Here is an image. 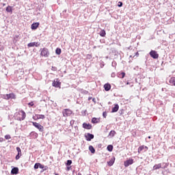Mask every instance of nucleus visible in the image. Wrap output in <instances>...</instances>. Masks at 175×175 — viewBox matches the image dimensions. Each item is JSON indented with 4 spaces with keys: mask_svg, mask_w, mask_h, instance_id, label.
<instances>
[{
    "mask_svg": "<svg viewBox=\"0 0 175 175\" xmlns=\"http://www.w3.org/2000/svg\"><path fill=\"white\" fill-rule=\"evenodd\" d=\"M52 85L55 88H61V82L59 81V79H54V81L52 83Z\"/></svg>",
    "mask_w": 175,
    "mask_h": 175,
    "instance_id": "nucleus-6",
    "label": "nucleus"
},
{
    "mask_svg": "<svg viewBox=\"0 0 175 175\" xmlns=\"http://www.w3.org/2000/svg\"><path fill=\"white\" fill-rule=\"evenodd\" d=\"M40 56L44 57V58H49L50 57V51L47 48L40 49Z\"/></svg>",
    "mask_w": 175,
    "mask_h": 175,
    "instance_id": "nucleus-1",
    "label": "nucleus"
},
{
    "mask_svg": "<svg viewBox=\"0 0 175 175\" xmlns=\"http://www.w3.org/2000/svg\"><path fill=\"white\" fill-rule=\"evenodd\" d=\"M92 100H93V102H95V98H93Z\"/></svg>",
    "mask_w": 175,
    "mask_h": 175,
    "instance_id": "nucleus-42",
    "label": "nucleus"
},
{
    "mask_svg": "<svg viewBox=\"0 0 175 175\" xmlns=\"http://www.w3.org/2000/svg\"><path fill=\"white\" fill-rule=\"evenodd\" d=\"M5 5H6V3H3V6H5Z\"/></svg>",
    "mask_w": 175,
    "mask_h": 175,
    "instance_id": "nucleus-40",
    "label": "nucleus"
},
{
    "mask_svg": "<svg viewBox=\"0 0 175 175\" xmlns=\"http://www.w3.org/2000/svg\"><path fill=\"white\" fill-rule=\"evenodd\" d=\"M146 148V150H144V152H146L147 150H148V147L146 146H141L138 148V154H140V152H142L144 149Z\"/></svg>",
    "mask_w": 175,
    "mask_h": 175,
    "instance_id": "nucleus-12",
    "label": "nucleus"
},
{
    "mask_svg": "<svg viewBox=\"0 0 175 175\" xmlns=\"http://www.w3.org/2000/svg\"><path fill=\"white\" fill-rule=\"evenodd\" d=\"M3 142H5V139H3V137H0V143H2Z\"/></svg>",
    "mask_w": 175,
    "mask_h": 175,
    "instance_id": "nucleus-37",
    "label": "nucleus"
},
{
    "mask_svg": "<svg viewBox=\"0 0 175 175\" xmlns=\"http://www.w3.org/2000/svg\"><path fill=\"white\" fill-rule=\"evenodd\" d=\"M39 25H40V23H33L31 25V29H38V28H39Z\"/></svg>",
    "mask_w": 175,
    "mask_h": 175,
    "instance_id": "nucleus-16",
    "label": "nucleus"
},
{
    "mask_svg": "<svg viewBox=\"0 0 175 175\" xmlns=\"http://www.w3.org/2000/svg\"><path fill=\"white\" fill-rule=\"evenodd\" d=\"M89 150L92 152V154H95V148L92 146H89Z\"/></svg>",
    "mask_w": 175,
    "mask_h": 175,
    "instance_id": "nucleus-26",
    "label": "nucleus"
},
{
    "mask_svg": "<svg viewBox=\"0 0 175 175\" xmlns=\"http://www.w3.org/2000/svg\"><path fill=\"white\" fill-rule=\"evenodd\" d=\"M40 163H37L34 165V169H39Z\"/></svg>",
    "mask_w": 175,
    "mask_h": 175,
    "instance_id": "nucleus-32",
    "label": "nucleus"
},
{
    "mask_svg": "<svg viewBox=\"0 0 175 175\" xmlns=\"http://www.w3.org/2000/svg\"><path fill=\"white\" fill-rule=\"evenodd\" d=\"M91 99H92V98L90 97V98H89V100H91Z\"/></svg>",
    "mask_w": 175,
    "mask_h": 175,
    "instance_id": "nucleus-41",
    "label": "nucleus"
},
{
    "mask_svg": "<svg viewBox=\"0 0 175 175\" xmlns=\"http://www.w3.org/2000/svg\"><path fill=\"white\" fill-rule=\"evenodd\" d=\"M29 106H33V102H30L28 103Z\"/></svg>",
    "mask_w": 175,
    "mask_h": 175,
    "instance_id": "nucleus-38",
    "label": "nucleus"
},
{
    "mask_svg": "<svg viewBox=\"0 0 175 175\" xmlns=\"http://www.w3.org/2000/svg\"><path fill=\"white\" fill-rule=\"evenodd\" d=\"M32 124L33 126H35V128H37L40 132H43V131H44V127H43V126H42L40 124L32 122Z\"/></svg>",
    "mask_w": 175,
    "mask_h": 175,
    "instance_id": "nucleus-4",
    "label": "nucleus"
},
{
    "mask_svg": "<svg viewBox=\"0 0 175 175\" xmlns=\"http://www.w3.org/2000/svg\"><path fill=\"white\" fill-rule=\"evenodd\" d=\"M55 53H56V54H57V55H59L62 53L61 49L57 48L55 50Z\"/></svg>",
    "mask_w": 175,
    "mask_h": 175,
    "instance_id": "nucleus-27",
    "label": "nucleus"
},
{
    "mask_svg": "<svg viewBox=\"0 0 175 175\" xmlns=\"http://www.w3.org/2000/svg\"><path fill=\"white\" fill-rule=\"evenodd\" d=\"M11 173L12 174H18V167H14Z\"/></svg>",
    "mask_w": 175,
    "mask_h": 175,
    "instance_id": "nucleus-23",
    "label": "nucleus"
},
{
    "mask_svg": "<svg viewBox=\"0 0 175 175\" xmlns=\"http://www.w3.org/2000/svg\"><path fill=\"white\" fill-rule=\"evenodd\" d=\"M116 161V157H112L109 161H107L108 166H113L114 162Z\"/></svg>",
    "mask_w": 175,
    "mask_h": 175,
    "instance_id": "nucleus-15",
    "label": "nucleus"
},
{
    "mask_svg": "<svg viewBox=\"0 0 175 175\" xmlns=\"http://www.w3.org/2000/svg\"><path fill=\"white\" fill-rule=\"evenodd\" d=\"M118 6L119 8L122 7V1H119L118 3Z\"/></svg>",
    "mask_w": 175,
    "mask_h": 175,
    "instance_id": "nucleus-34",
    "label": "nucleus"
},
{
    "mask_svg": "<svg viewBox=\"0 0 175 175\" xmlns=\"http://www.w3.org/2000/svg\"><path fill=\"white\" fill-rule=\"evenodd\" d=\"M150 57L153 58V59H158L159 58V54L156 51H150L149 53Z\"/></svg>",
    "mask_w": 175,
    "mask_h": 175,
    "instance_id": "nucleus-5",
    "label": "nucleus"
},
{
    "mask_svg": "<svg viewBox=\"0 0 175 175\" xmlns=\"http://www.w3.org/2000/svg\"><path fill=\"white\" fill-rule=\"evenodd\" d=\"M5 10H6V12H8V13H13V8H12V6H10V5H8L7 8H6V9H5Z\"/></svg>",
    "mask_w": 175,
    "mask_h": 175,
    "instance_id": "nucleus-22",
    "label": "nucleus"
},
{
    "mask_svg": "<svg viewBox=\"0 0 175 175\" xmlns=\"http://www.w3.org/2000/svg\"><path fill=\"white\" fill-rule=\"evenodd\" d=\"M55 175H58V174H55Z\"/></svg>",
    "mask_w": 175,
    "mask_h": 175,
    "instance_id": "nucleus-47",
    "label": "nucleus"
},
{
    "mask_svg": "<svg viewBox=\"0 0 175 175\" xmlns=\"http://www.w3.org/2000/svg\"><path fill=\"white\" fill-rule=\"evenodd\" d=\"M3 99H5V100H9V99H16V94L14 93H10L8 94H3L2 96Z\"/></svg>",
    "mask_w": 175,
    "mask_h": 175,
    "instance_id": "nucleus-3",
    "label": "nucleus"
},
{
    "mask_svg": "<svg viewBox=\"0 0 175 175\" xmlns=\"http://www.w3.org/2000/svg\"><path fill=\"white\" fill-rule=\"evenodd\" d=\"M120 109L118 104H116L115 106L112 108L111 113H117V111Z\"/></svg>",
    "mask_w": 175,
    "mask_h": 175,
    "instance_id": "nucleus-17",
    "label": "nucleus"
},
{
    "mask_svg": "<svg viewBox=\"0 0 175 175\" xmlns=\"http://www.w3.org/2000/svg\"><path fill=\"white\" fill-rule=\"evenodd\" d=\"M4 137L5 140H10V139H12V136H10V135H6Z\"/></svg>",
    "mask_w": 175,
    "mask_h": 175,
    "instance_id": "nucleus-30",
    "label": "nucleus"
},
{
    "mask_svg": "<svg viewBox=\"0 0 175 175\" xmlns=\"http://www.w3.org/2000/svg\"><path fill=\"white\" fill-rule=\"evenodd\" d=\"M27 46L29 47H34V46L36 47H39V46H40V43H38V42H30L27 44Z\"/></svg>",
    "mask_w": 175,
    "mask_h": 175,
    "instance_id": "nucleus-13",
    "label": "nucleus"
},
{
    "mask_svg": "<svg viewBox=\"0 0 175 175\" xmlns=\"http://www.w3.org/2000/svg\"><path fill=\"white\" fill-rule=\"evenodd\" d=\"M83 128H84V129H92V125L90 123H85L84 122L83 124Z\"/></svg>",
    "mask_w": 175,
    "mask_h": 175,
    "instance_id": "nucleus-10",
    "label": "nucleus"
},
{
    "mask_svg": "<svg viewBox=\"0 0 175 175\" xmlns=\"http://www.w3.org/2000/svg\"><path fill=\"white\" fill-rule=\"evenodd\" d=\"M148 139H151V137H148Z\"/></svg>",
    "mask_w": 175,
    "mask_h": 175,
    "instance_id": "nucleus-44",
    "label": "nucleus"
},
{
    "mask_svg": "<svg viewBox=\"0 0 175 175\" xmlns=\"http://www.w3.org/2000/svg\"><path fill=\"white\" fill-rule=\"evenodd\" d=\"M161 167H162L161 163L156 164L153 166V170H158V169H161Z\"/></svg>",
    "mask_w": 175,
    "mask_h": 175,
    "instance_id": "nucleus-20",
    "label": "nucleus"
},
{
    "mask_svg": "<svg viewBox=\"0 0 175 175\" xmlns=\"http://www.w3.org/2000/svg\"><path fill=\"white\" fill-rule=\"evenodd\" d=\"M92 124H99V122H100V119L98 118H92Z\"/></svg>",
    "mask_w": 175,
    "mask_h": 175,
    "instance_id": "nucleus-18",
    "label": "nucleus"
},
{
    "mask_svg": "<svg viewBox=\"0 0 175 175\" xmlns=\"http://www.w3.org/2000/svg\"><path fill=\"white\" fill-rule=\"evenodd\" d=\"M133 164V159H130L124 161V166L125 167H128L129 165Z\"/></svg>",
    "mask_w": 175,
    "mask_h": 175,
    "instance_id": "nucleus-9",
    "label": "nucleus"
},
{
    "mask_svg": "<svg viewBox=\"0 0 175 175\" xmlns=\"http://www.w3.org/2000/svg\"><path fill=\"white\" fill-rule=\"evenodd\" d=\"M68 170H69V167H68Z\"/></svg>",
    "mask_w": 175,
    "mask_h": 175,
    "instance_id": "nucleus-46",
    "label": "nucleus"
},
{
    "mask_svg": "<svg viewBox=\"0 0 175 175\" xmlns=\"http://www.w3.org/2000/svg\"><path fill=\"white\" fill-rule=\"evenodd\" d=\"M170 84H171V85H174L175 87V77H172L170 78V81H169Z\"/></svg>",
    "mask_w": 175,
    "mask_h": 175,
    "instance_id": "nucleus-21",
    "label": "nucleus"
},
{
    "mask_svg": "<svg viewBox=\"0 0 175 175\" xmlns=\"http://www.w3.org/2000/svg\"><path fill=\"white\" fill-rule=\"evenodd\" d=\"M130 58H132V55H130Z\"/></svg>",
    "mask_w": 175,
    "mask_h": 175,
    "instance_id": "nucleus-43",
    "label": "nucleus"
},
{
    "mask_svg": "<svg viewBox=\"0 0 175 175\" xmlns=\"http://www.w3.org/2000/svg\"><path fill=\"white\" fill-rule=\"evenodd\" d=\"M66 165L67 166H70L72 165V160H68Z\"/></svg>",
    "mask_w": 175,
    "mask_h": 175,
    "instance_id": "nucleus-31",
    "label": "nucleus"
},
{
    "mask_svg": "<svg viewBox=\"0 0 175 175\" xmlns=\"http://www.w3.org/2000/svg\"><path fill=\"white\" fill-rule=\"evenodd\" d=\"M104 88L105 91H110V90H111V85H110L109 83H105L104 85Z\"/></svg>",
    "mask_w": 175,
    "mask_h": 175,
    "instance_id": "nucleus-19",
    "label": "nucleus"
},
{
    "mask_svg": "<svg viewBox=\"0 0 175 175\" xmlns=\"http://www.w3.org/2000/svg\"><path fill=\"white\" fill-rule=\"evenodd\" d=\"M44 118H46V116L42 114H36L33 116V120L35 121H38V120H44Z\"/></svg>",
    "mask_w": 175,
    "mask_h": 175,
    "instance_id": "nucleus-7",
    "label": "nucleus"
},
{
    "mask_svg": "<svg viewBox=\"0 0 175 175\" xmlns=\"http://www.w3.org/2000/svg\"><path fill=\"white\" fill-rule=\"evenodd\" d=\"M103 116L104 117V118H106V117H107V113H106V111L103 112Z\"/></svg>",
    "mask_w": 175,
    "mask_h": 175,
    "instance_id": "nucleus-35",
    "label": "nucleus"
},
{
    "mask_svg": "<svg viewBox=\"0 0 175 175\" xmlns=\"http://www.w3.org/2000/svg\"><path fill=\"white\" fill-rule=\"evenodd\" d=\"M116 131H111L109 134V136L110 137H114V136H116Z\"/></svg>",
    "mask_w": 175,
    "mask_h": 175,
    "instance_id": "nucleus-25",
    "label": "nucleus"
},
{
    "mask_svg": "<svg viewBox=\"0 0 175 175\" xmlns=\"http://www.w3.org/2000/svg\"><path fill=\"white\" fill-rule=\"evenodd\" d=\"M39 167H40V169H44V165H42V164L40 163Z\"/></svg>",
    "mask_w": 175,
    "mask_h": 175,
    "instance_id": "nucleus-36",
    "label": "nucleus"
},
{
    "mask_svg": "<svg viewBox=\"0 0 175 175\" xmlns=\"http://www.w3.org/2000/svg\"><path fill=\"white\" fill-rule=\"evenodd\" d=\"M64 117H69L72 114V110L69 109H65L62 111Z\"/></svg>",
    "mask_w": 175,
    "mask_h": 175,
    "instance_id": "nucleus-8",
    "label": "nucleus"
},
{
    "mask_svg": "<svg viewBox=\"0 0 175 175\" xmlns=\"http://www.w3.org/2000/svg\"><path fill=\"white\" fill-rule=\"evenodd\" d=\"M107 150H108V151H113V145H109L107 148Z\"/></svg>",
    "mask_w": 175,
    "mask_h": 175,
    "instance_id": "nucleus-28",
    "label": "nucleus"
},
{
    "mask_svg": "<svg viewBox=\"0 0 175 175\" xmlns=\"http://www.w3.org/2000/svg\"><path fill=\"white\" fill-rule=\"evenodd\" d=\"M85 137H86V140L88 142H91V140H92V139H94V135L88 133L87 135L85 136Z\"/></svg>",
    "mask_w": 175,
    "mask_h": 175,
    "instance_id": "nucleus-14",
    "label": "nucleus"
},
{
    "mask_svg": "<svg viewBox=\"0 0 175 175\" xmlns=\"http://www.w3.org/2000/svg\"><path fill=\"white\" fill-rule=\"evenodd\" d=\"M121 79H124L125 77V72H122L120 74Z\"/></svg>",
    "mask_w": 175,
    "mask_h": 175,
    "instance_id": "nucleus-33",
    "label": "nucleus"
},
{
    "mask_svg": "<svg viewBox=\"0 0 175 175\" xmlns=\"http://www.w3.org/2000/svg\"><path fill=\"white\" fill-rule=\"evenodd\" d=\"M16 151L18 152L17 155L16 156V161L20 159V158L21 157V149L20 148V147H16Z\"/></svg>",
    "mask_w": 175,
    "mask_h": 175,
    "instance_id": "nucleus-11",
    "label": "nucleus"
},
{
    "mask_svg": "<svg viewBox=\"0 0 175 175\" xmlns=\"http://www.w3.org/2000/svg\"><path fill=\"white\" fill-rule=\"evenodd\" d=\"M126 84H129V83L127 82Z\"/></svg>",
    "mask_w": 175,
    "mask_h": 175,
    "instance_id": "nucleus-45",
    "label": "nucleus"
},
{
    "mask_svg": "<svg viewBox=\"0 0 175 175\" xmlns=\"http://www.w3.org/2000/svg\"><path fill=\"white\" fill-rule=\"evenodd\" d=\"M18 38H19V36H18V35H16V36L14 37V40H13L14 43L17 42V39H18Z\"/></svg>",
    "mask_w": 175,
    "mask_h": 175,
    "instance_id": "nucleus-29",
    "label": "nucleus"
},
{
    "mask_svg": "<svg viewBox=\"0 0 175 175\" xmlns=\"http://www.w3.org/2000/svg\"><path fill=\"white\" fill-rule=\"evenodd\" d=\"M16 116H18L16 118L18 121H24V120H25V117H27V113H25V111L23 110H21Z\"/></svg>",
    "mask_w": 175,
    "mask_h": 175,
    "instance_id": "nucleus-2",
    "label": "nucleus"
},
{
    "mask_svg": "<svg viewBox=\"0 0 175 175\" xmlns=\"http://www.w3.org/2000/svg\"><path fill=\"white\" fill-rule=\"evenodd\" d=\"M99 35L102 38H105L106 36V31H105V29L101 30L99 33Z\"/></svg>",
    "mask_w": 175,
    "mask_h": 175,
    "instance_id": "nucleus-24",
    "label": "nucleus"
},
{
    "mask_svg": "<svg viewBox=\"0 0 175 175\" xmlns=\"http://www.w3.org/2000/svg\"><path fill=\"white\" fill-rule=\"evenodd\" d=\"M135 56L138 57L139 56V52H136L135 55H134L133 57L135 58Z\"/></svg>",
    "mask_w": 175,
    "mask_h": 175,
    "instance_id": "nucleus-39",
    "label": "nucleus"
}]
</instances>
